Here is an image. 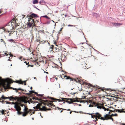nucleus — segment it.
Wrapping results in <instances>:
<instances>
[{"label": "nucleus", "mask_w": 125, "mask_h": 125, "mask_svg": "<svg viewBox=\"0 0 125 125\" xmlns=\"http://www.w3.org/2000/svg\"><path fill=\"white\" fill-rule=\"evenodd\" d=\"M17 21H18V20L17 19H12V23L13 24L15 23H16V24L15 25V26L16 27L18 26L19 25L17 23Z\"/></svg>", "instance_id": "19"}, {"label": "nucleus", "mask_w": 125, "mask_h": 125, "mask_svg": "<svg viewBox=\"0 0 125 125\" xmlns=\"http://www.w3.org/2000/svg\"><path fill=\"white\" fill-rule=\"evenodd\" d=\"M14 108L16 109V110L17 111H20L21 110L20 107L19 106V103H16L14 106Z\"/></svg>", "instance_id": "15"}, {"label": "nucleus", "mask_w": 125, "mask_h": 125, "mask_svg": "<svg viewBox=\"0 0 125 125\" xmlns=\"http://www.w3.org/2000/svg\"><path fill=\"white\" fill-rule=\"evenodd\" d=\"M10 30H8V32H10Z\"/></svg>", "instance_id": "62"}, {"label": "nucleus", "mask_w": 125, "mask_h": 125, "mask_svg": "<svg viewBox=\"0 0 125 125\" xmlns=\"http://www.w3.org/2000/svg\"><path fill=\"white\" fill-rule=\"evenodd\" d=\"M43 98V99H47V98H45L44 97H43V98Z\"/></svg>", "instance_id": "61"}, {"label": "nucleus", "mask_w": 125, "mask_h": 125, "mask_svg": "<svg viewBox=\"0 0 125 125\" xmlns=\"http://www.w3.org/2000/svg\"><path fill=\"white\" fill-rule=\"evenodd\" d=\"M5 102H6V103H7L8 104H9L10 103V102H9L7 101H5Z\"/></svg>", "instance_id": "47"}, {"label": "nucleus", "mask_w": 125, "mask_h": 125, "mask_svg": "<svg viewBox=\"0 0 125 125\" xmlns=\"http://www.w3.org/2000/svg\"><path fill=\"white\" fill-rule=\"evenodd\" d=\"M11 32L9 33V36H11Z\"/></svg>", "instance_id": "57"}, {"label": "nucleus", "mask_w": 125, "mask_h": 125, "mask_svg": "<svg viewBox=\"0 0 125 125\" xmlns=\"http://www.w3.org/2000/svg\"><path fill=\"white\" fill-rule=\"evenodd\" d=\"M38 22V21H37L36 20L35 21H34V23H35L36 24H37V22Z\"/></svg>", "instance_id": "45"}, {"label": "nucleus", "mask_w": 125, "mask_h": 125, "mask_svg": "<svg viewBox=\"0 0 125 125\" xmlns=\"http://www.w3.org/2000/svg\"><path fill=\"white\" fill-rule=\"evenodd\" d=\"M101 117H103L101 116V115L100 114L98 113H95V120H94V121L96 122L97 121V120L98 119H101Z\"/></svg>", "instance_id": "11"}, {"label": "nucleus", "mask_w": 125, "mask_h": 125, "mask_svg": "<svg viewBox=\"0 0 125 125\" xmlns=\"http://www.w3.org/2000/svg\"><path fill=\"white\" fill-rule=\"evenodd\" d=\"M18 114H19L21 115V114H22H22H23V112H20V111H18Z\"/></svg>", "instance_id": "34"}, {"label": "nucleus", "mask_w": 125, "mask_h": 125, "mask_svg": "<svg viewBox=\"0 0 125 125\" xmlns=\"http://www.w3.org/2000/svg\"><path fill=\"white\" fill-rule=\"evenodd\" d=\"M14 82H15L16 83H18L20 84H23V81L21 80H17L16 81H14Z\"/></svg>", "instance_id": "24"}, {"label": "nucleus", "mask_w": 125, "mask_h": 125, "mask_svg": "<svg viewBox=\"0 0 125 125\" xmlns=\"http://www.w3.org/2000/svg\"><path fill=\"white\" fill-rule=\"evenodd\" d=\"M39 101L42 103H39L38 104H37V106L33 107L34 109H39V111H44L46 110V107L45 106H43L42 108H41L40 107L42 106V104H46L47 106H55L52 103H50L49 102H50L49 101H48V100H44L42 99H40Z\"/></svg>", "instance_id": "1"}, {"label": "nucleus", "mask_w": 125, "mask_h": 125, "mask_svg": "<svg viewBox=\"0 0 125 125\" xmlns=\"http://www.w3.org/2000/svg\"><path fill=\"white\" fill-rule=\"evenodd\" d=\"M0 82L2 83V86L4 88L5 90H6L7 89V85L6 82V79L4 80V79H2L1 77H0Z\"/></svg>", "instance_id": "5"}, {"label": "nucleus", "mask_w": 125, "mask_h": 125, "mask_svg": "<svg viewBox=\"0 0 125 125\" xmlns=\"http://www.w3.org/2000/svg\"><path fill=\"white\" fill-rule=\"evenodd\" d=\"M9 59H8V61H11V60H10V57H9Z\"/></svg>", "instance_id": "51"}, {"label": "nucleus", "mask_w": 125, "mask_h": 125, "mask_svg": "<svg viewBox=\"0 0 125 125\" xmlns=\"http://www.w3.org/2000/svg\"><path fill=\"white\" fill-rule=\"evenodd\" d=\"M19 106H21L22 107L23 106H24V107H25V105L24 104H19Z\"/></svg>", "instance_id": "32"}, {"label": "nucleus", "mask_w": 125, "mask_h": 125, "mask_svg": "<svg viewBox=\"0 0 125 125\" xmlns=\"http://www.w3.org/2000/svg\"><path fill=\"white\" fill-rule=\"evenodd\" d=\"M0 42H3V43L4 44H6V42H5L2 39H0Z\"/></svg>", "instance_id": "30"}, {"label": "nucleus", "mask_w": 125, "mask_h": 125, "mask_svg": "<svg viewBox=\"0 0 125 125\" xmlns=\"http://www.w3.org/2000/svg\"><path fill=\"white\" fill-rule=\"evenodd\" d=\"M111 116H110V118L109 119H111L113 121V119L112 118Z\"/></svg>", "instance_id": "42"}, {"label": "nucleus", "mask_w": 125, "mask_h": 125, "mask_svg": "<svg viewBox=\"0 0 125 125\" xmlns=\"http://www.w3.org/2000/svg\"><path fill=\"white\" fill-rule=\"evenodd\" d=\"M57 108H58V110H59V109H62V110H67V111H71V110H70V109H67V110H66V109H63V108H59V107H57Z\"/></svg>", "instance_id": "28"}, {"label": "nucleus", "mask_w": 125, "mask_h": 125, "mask_svg": "<svg viewBox=\"0 0 125 125\" xmlns=\"http://www.w3.org/2000/svg\"><path fill=\"white\" fill-rule=\"evenodd\" d=\"M64 78L66 79H70V83H74L75 81L76 82H80V79L79 78H77V79H74L73 78H71L70 76H67L66 75H64L63 76Z\"/></svg>", "instance_id": "3"}, {"label": "nucleus", "mask_w": 125, "mask_h": 125, "mask_svg": "<svg viewBox=\"0 0 125 125\" xmlns=\"http://www.w3.org/2000/svg\"><path fill=\"white\" fill-rule=\"evenodd\" d=\"M12 81L11 80H9L8 79H6V82L7 83V89H8V88L10 87V84L12 83Z\"/></svg>", "instance_id": "17"}, {"label": "nucleus", "mask_w": 125, "mask_h": 125, "mask_svg": "<svg viewBox=\"0 0 125 125\" xmlns=\"http://www.w3.org/2000/svg\"><path fill=\"white\" fill-rule=\"evenodd\" d=\"M9 55H10V57L11 56L12 57L13 56V55L11 54H9Z\"/></svg>", "instance_id": "46"}, {"label": "nucleus", "mask_w": 125, "mask_h": 125, "mask_svg": "<svg viewBox=\"0 0 125 125\" xmlns=\"http://www.w3.org/2000/svg\"><path fill=\"white\" fill-rule=\"evenodd\" d=\"M68 26H72V27H73V26H74V25H70V24H69V25H68Z\"/></svg>", "instance_id": "43"}, {"label": "nucleus", "mask_w": 125, "mask_h": 125, "mask_svg": "<svg viewBox=\"0 0 125 125\" xmlns=\"http://www.w3.org/2000/svg\"><path fill=\"white\" fill-rule=\"evenodd\" d=\"M72 112H75V113H78V112H77L75 111H70V114H71L72 113Z\"/></svg>", "instance_id": "35"}, {"label": "nucleus", "mask_w": 125, "mask_h": 125, "mask_svg": "<svg viewBox=\"0 0 125 125\" xmlns=\"http://www.w3.org/2000/svg\"><path fill=\"white\" fill-rule=\"evenodd\" d=\"M29 21L27 23V25L29 28L31 27L32 26H35L36 24L34 23V19L30 17L28 20Z\"/></svg>", "instance_id": "4"}, {"label": "nucleus", "mask_w": 125, "mask_h": 125, "mask_svg": "<svg viewBox=\"0 0 125 125\" xmlns=\"http://www.w3.org/2000/svg\"><path fill=\"white\" fill-rule=\"evenodd\" d=\"M30 66H31V65L29 64V65H28L27 66V67H29Z\"/></svg>", "instance_id": "63"}, {"label": "nucleus", "mask_w": 125, "mask_h": 125, "mask_svg": "<svg viewBox=\"0 0 125 125\" xmlns=\"http://www.w3.org/2000/svg\"><path fill=\"white\" fill-rule=\"evenodd\" d=\"M0 98L3 99H9L10 100H18V98L17 97H13L12 96H11L10 97H5L4 96V95H2L1 97V98Z\"/></svg>", "instance_id": "7"}, {"label": "nucleus", "mask_w": 125, "mask_h": 125, "mask_svg": "<svg viewBox=\"0 0 125 125\" xmlns=\"http://www.w3.org/2000/svg\"><path fill=\"white\" fill-rule=\"evenodd\" d=\"M70 94H75L76 93V92H71V93H70Z\"/></svg>", "instance_id": "37"}, {"label": "nucleus", "mask_w": 125, "mask_h": 125, "mask_svg": "<svg viewBox=\"0 0 125 125\" xmlns=\"http://www.w3.org/2000/svg\"><path fill=\"white\" fill-rule=\"evenodd\" d=\"M12 22L9 23L6 26V28L7 30H11L14 28V26L13 25Z\"/></svg>", "instance_id": "9"}, {"label": "nucleus", "mask_w": 125, "mask_h": 125, "mask_svg": "<svg viewBox=\"0 0 125 125\" xmlns=\"http://www.w3.org/2000/svg\"><path fill=\"white\" fill-rule=\"evenodd\" d=\"M8 89H12L13 90H16V92H18V91L19 90H21L22 91H23V89H21V88H18V89H17L16 88H12V87H10H10L9 88H8Z\"/></svg>", "instance_id": "20"}, {"label": "nucleus", "mask_w": 125, "mask_h": 125, "mask_svg": "<svg viewBox=\"0 0 125 125\" xmlns=\"http://www.w3.org/2000/svg\"><path fill=\"white\" fill-rule=\"evenodd\" d=\"M64 101V102H66L67 103V102H68V100H64V101Z\"/></svg>", "instance_id": "52"}, {"label": "nucleus", "mask_w": 125, "mask_h": 125, "mask_svg": "<svg viewBox=\"0 0 125 125\" xmlns=\"http://www.w3.org/2000/svg\"><path fill=\"white\" fill-rule=\"evenodd\" d=\"M65 99H64V100H70L69 101L68 100V102H67V103L69 104H71L73 102H77L78 101H77L76 100H74V98L73 99H71V98H65Z\"/></svg>", "instance_id": "16"}, {"label": "nucleus", "mask_w": 125, "mask_h": 125, "mask_svg": "<svg viewBox=\"0 0 125 125\" xmlns=\"http://www.w3.org/2000/svg\"><path fill=\"white\" fill-rule=\"evenodd\" d=\"M24 62L26 64V65H28L29 64V62H27L26 61Z\"/></svg>", "instance_id": "40"}, {"label": "nucleus", "mask_w": 125, "mask_h": 125, "mask_svg": "<svg viewBox=\"0 0 125 125\" xmlns=\"http://www.w3.org/2000/svg\"><path fill=\"white\" fill-rule=\"evenodd\" d=\"M48 97L49 98L51 99L52 100H56L58 101L59 102H61L62 101H64V99H65V98H61L60 97V98L61 99H62V100L60 99H55L54 98H53L52 97H49V96H48Z\"/></svg>", "instance_id": "18"}, {"label": "nucleus", "mask_w": 125, "mask_h": 125, "mask_svg": "<svg viewBox=\"0 0 125 125\" xmlns=\"http://www.w3.org/2000/svg\"><path fill=\"white\" fill-rule=\"evenodd\" d=\"M95 114H94V115H92L91 117L92 118H95Z\"/></svg>", "instance_id": "41"}, {"label": "nucleus", "mask_w": 125, "mask_h": 125, "mask_svg": "<svg viewBox=\"0 0 125 125\" xmlns=\"http://www.w3.org/2000/svg\"><path fill=\"white\" fill-rule=\"evenodd\" d=\"M36 95L37 96L39 95L41 97H42L43 96V94H37V95Z\"/></svg>", "instance_id": "39"}, {"label": "nucleus", "mask_w": 125, "mask_h": 125, "mask_svg": "<svg viewBox=\"0 0 125 125\" xmlns=\"http://www.w3.org/2000/svg\"><path fill=\"white\" fill-rule=\"evenodd\" d=\"M38 17V15L37 14H35L34 13H32L31 15H30V17L32 18V19L34 17Z\"/></svg>", "instance_id": "21"}, {"label": "nucleus", "mask_w": 125, "mask_h": 125, "mask_svg": "<svg viewBox=\"0 0 125 125\" xmlns=\"http://www.w3.org/2000/svg\"><path fill=\"white\" fill-rule=\"evenodd\" d=\"M122 125H125V124H124L123 123H122Z\"/></svg>", "instance_id": "64"}, {"label": "nucleus", "mask_w": 125, "mask_h": 125, "mask_svg": "<svg viewBox=\"0 0 125 125\" xmlns=\"http://www.w3.org/2000/svg\"><path fill=\"white\" fill-rule=\"evenodd\" d=\"M26 81H27L26 80L24 81H23V83H26Z\"/></svg>", "instance_id": "59"}, {"label": "nucleus", "mask_w": 125, "mask_h": 125, "mask_svg": "<svg viewBox=\"0 0 125 125\" xmlns=\"http://www.w3.org/2000/svg\"><path fill=\"white\" fill-rule=\"evenodd\" d=\"M101 87H99V86H98L97 87V88H98V89H100L101 90L104 91V90H105L106 91H115V90H114L113 89H112L110 88H107L106 89L105 88L103 87V88H101Z\"/></svg>", "instance_id": "14"}, {"label": "nucleus", "mask_w": 125, "mask_h": 125, "mask_svg": "<svg viewBox=\"0 0 125 125\" xmlns=\"http://www.w3.org/2000/svg\"><path fill=\"white\" fill-rule=\"evenodd\" d=\"M43 17H45V18H46L48 19H50L49 17H48L46 15L44 16H43Z\"/></svg>", "instance_id": "36"}, {"label": "nucleus", "mask_w": 125, "mask_h": 125, "mask_svg": "<svg viewBox=\"0 0 125 125\" xmlns=\"http://www.w3.org/2000/svg\"><path fill=\"white\" fill-rule=\"evenodd\" d=\"M38 2V0H34L33 2V4H36Z\"/></svg>", "instance_id": "29"}, {"label": "nucleus", "mask_w": 125, "mask_h": 125, "mask_svg": "<svg viewBox=\"0 0 125 125\" xmlns=\"http://www.w3.org/2000/svg\"><path fill=\"white\" fill-rule=\"evenodd\" d=\"M41 31L42 32L44 33V30H42V31Z\"/></svg>", "instance_id": "60"}, {"label": "nucleus", "mask_w": 125, "mask_h": 125, "mask_svg": "<svg viewBox=\"0 0 125 125\" xmlns=\"http://www.w3.org/2000/svg\"><path fill=\"white\" fill-rule=\"evenodd\" d=\"M9 41L10 42H13L14 41L12 39H10L9 40Z\"/></svg>", "instance_id": "38"}, {"label": "nucleus", "mask_w": 125, "mask_h": 125, "mask_svg": "<svg viewBox=\"0 0 125 125\" xmlns=\"http://www.w3.org/2000/svg\"><path fill=\"white\" fill-rule=\"evenodd\" d=\"M103 108L104 109V110L106 111V108H105V107L104 106L103 107Z\"/></svg>", "instance_id": "44"}, {"label": "nucleus", "mask_w": 125, "mask_h": 125, "mask_svg": "<svg viewBox=\"0 0 125 125\" xmlns=\"http://www.w3.org/2000/svg\"><path fill=\"white\" fill-rule=\"evenodd\" d=\"M40 40H36V42H40Z\"/></svg>", "instance_id": "50"}, {"label": "nucleus", "mask_w": 125, "mask_h": 125, "mask_svg": "<svg viewBox=\"0 0 125 125\" xmlns=\"http://www.w3.org/2000/svg\"><path fill=\"white\" fill-rule=\"evenodd\" d=\"M93 57L94 60L96 59V57L95 56H93Z\"/></svg>", "instance_id": "53"}, {"label": "nucleus", "mask_w": 125, "mask_h": 125, "mask_svg": "<svg viewBox=\"0 0 125 125\" xmlns=\"http://www.w3.org/2000/svg\"><path fill=\"white\" fill-rule=\"evenodd\" d=\"M31 109H29V110H28V111L29 112H29H31Z\"/></svg>", "instance_id": "49"}, {"label": "nucleus", "mask_w": 125, "mask_h": 125, "mask_svg": "<svg viewBox=\"0 0 125 125\" xmlns=\"http://www.w3.org/2000/svg\"><path fill=\"white\" fill-rule=\"evenodd\" d=\"M88 86H89L92 87V85L90 84H89Z\"/></svg>", "instance_id": "54"}, {"label": "nucleus", "mask_w": 125, "mask_h": 125, "mask_svg": "<svg viewBox=\"0 0 125 125\" xmlns=\"http://www.w3.org/2000/svg\"><path fill=\"white\" fill-rule=\"evenodd\" d=\"M40 32L36 29L35 30L32 32L34 36H36L37 37H39Z\"/></svg>", "instance_id": "12"}, {"label": "nucleus", "mask_w": 125, "mask_h": 125, "mask_svg": "<svg viewBox=\"0 0 125 125\" xmlns=\"http://www.w3.org/2000/svg\"><path fill=\"white\" fill-rule=\"evenodd\" d=\"M47 110H51V109L50 108H49V109H47L46 108V110H45V111H46Z\"/></svg>", "instance_id": "48"}, {"label": "nucleus", "mask_w": 125, "mask_h": 125, "mask_svg": "<svg viewBox=\"0 0 125 125\" xmlns=\"http://www.w3.org/2000/svg\"><path fill=\"white\" fill-rule=\"evenodd\" d=\"M0 113H1L2 115H4L5 114L4 110H2L0 111Z\"/></svg>", "instance_id": "27"}, {"label": "nucleus", "mask_w": 125, "mask_h": 125, "mask_svg": "<svg viewBox=\"0 0 125 125\" xmlns=\"http://www.w3.org/2000/svg\"><path fill=\"white\" fill-rule=\"evenodd\" d=\"M112 24L115 25V26L117 27L122 25L123 24L122 23H112Z\"/></svg>", "instance_id": "22"}, {"label": "nucleus", "mask_w": 125, "mask_h": 125, "mask_svg": "<svg viewBox=\"0 0 125 125\" xmlns=\"http://www.w3.org/2000/svg\"><path fill=\"white\" fill-rule=\"evenodd\" d=\"M28 108L25 106L23 109L24 112L22 114V116H25L28 114L29 113V112L28 111Z\"/></svg>", "instance_id": "10"}, {"label": "nucleus", "mask_w": 125, "mask_h": 125, "mask_svg": "<svg viewBox=\"0 0 125 125\" xmlns=\"http://www.w3.org/2000/svg\"><path fill=\"white\" fill-rule=\"evenodd\" d=\"M110 118V115H109V114H106L104 115V117H101V119L103 120H107L109 119Z\"/></svg>", "instance_id": "13"}, {"label": "nucleus", "mask_w": 125, "mask_h": 125, "mask_svg": "<svg viewBox=\"0 0 125 125\" xmlns=\"http://www.w3.org/2000/svg\"><path fill=\"white\" fill-rule=\"evenodd\" d=\"M1 98V97L0 98ZM3 99H1V98H0V102H1L2 103H4V102H5L4 101V100H2L1 101H0V100H2Z\"/></svg>", "instance_id": "33"}, {"label": "nucleus", "mask_w": 125, "mask_h": 125, "mask_svg": "<svg viewBox=\"0 0 125 125\" xmlns=\"http://www.w3.org/2000/svg\"><path fill=\"white\" fill-rule=\"evenodd\" d=\"M106 110H107V111H110V110L108 108H106Z\"/></svg>", "instance_id": "56"}, {"label": "nucleus", "mask_w": 125, "mask_h": 125, "mask_svg": "<svg viewBox=\"0 0 125 125\" xmlns=\"http://www.w3.org/2000/svg\"><path fill=\"white\" fill-rule=\"evenodd\" d=\"M4 54H5L7 56H8V55H9V54H7V53H4Z\"/></svg>", "instance_id": "55"}, {"label": "nucleus", "mask_w": 125, "mask_h": 125, "mask_svg": "<svg viewBox=\"0 0 125 125\" xmlns=\"http://www.w3.org/2000/svg\"><path fill=\"white\" fill-rule=\"evenodd\" d=\"M89 102L90 103L94 105L93 106H94L96 107H97L98 108H102V106H101L102 104L100 103H97L93 101L92 100H89Z\"/></svg>", "instance_id": "6"}, {"label": "nucleus", "mask_w": 125, "mask_h": 125, "mask_svg": "<svg viewBox=\"0 0 125 125\" xmlns=\"http://www.w3.org/2000/svg\"><path fill=\"white\" fill-rule=\"evenodd\" d=\"M62 29H63V27H62V28H61V29L60 30V31H62Z\"/></svg>", "instance_id": "58"}, {"label": "nucleus", "mask_w": 125, "mask_h": 125, "mask_svg": "<svg viewBox=\"0 0 125 125\" xmlns=\"http://www.w3.org/2000/svg\"><path fill=\"white\" fill-rule=\"evenodd\" d=\"M54 45H52L50 48L51 49L50 51H52L53 52H58L60 51V49H59V47L56 45V42L55 41H53Z\"/></svg>", "instance_id": "2"}, {"label": "nucleus", "mask_w": 125, "mask_h": 125, "mask_svg": "<svg viewBox=\"0 0 125 125\" xmlns=\"http://www.w3.org/2000/svg\"><path fill=\"white\" fill-rule=\"evenodd\" d=\"M116 112H118L119 113H125V109H122L121 110L120 109H116Z\"/></svg>", "instance_id": "23"}, {"label": "nucleus", "mask_w": 125, "mask_h": 125, "mask_svg": "<svg viewBox=\"0 0 125 125\" xmlns=\"http://www.w3.org/2000/svg\"><path fill=\"white\" fill-rule=\"evenodd\" d=\"M80 56H78V55H77L75 57L76 60L77 61H79V60L80 59Z\"/></svg>", "instance_id": "26"}, {"label": "nucleus", "mask_w": 125, "mask_h": 125, "mask_svg": "<svg viewBox=\"0 0 125 125\" xmlns=\"http://www.w3.org/2000/svg\"><path fill=\"white\" fill-rule=\"evenodd\" d=\"M64 53H62L61 56V59L62 62H64L66 61L67 59L66 56L67 55L66 53L65 52H64Z\"/></svg>", "instance_id": "8"}, {"label": "nucleus", "mask_w": 125, "mask_h": 125, "mask_svg": "<svg viewBox=\"0 0 125 125\" xmlns=\"http://www.w3.org/2000/svg\"><path fill=\"white\" fill-rule=\"evenodd\" d=\"M117 115H118L117 114H112L111 115H110V116H111V117H112V116H117Z\"/></svg>", "instance_id": "31"}, {"label": "nucleus", "mask_w": 125, "mask_h": 125, "mask_svg": "<svg viewBox=\"0 0 125 125\" xmlns=\"http://www.w3.org/2000/svg\"><path fill=\"white\" fill-rule=\"evenodd\" d=\"M34 92L33 91H30L29 92V93H27V94L28 95L31 94L33 93H34Z\"/></svg>", "instance_id": "25"}]
</instances>
